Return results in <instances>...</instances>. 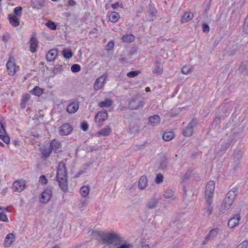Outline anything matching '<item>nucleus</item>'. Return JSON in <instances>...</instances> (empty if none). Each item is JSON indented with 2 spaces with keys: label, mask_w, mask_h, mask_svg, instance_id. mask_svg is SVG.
<instances>
[{
  "label": "nucleus",
  "mask_w": 248,
  "mask_h": 248,
  "mask_svg": "<svg viewBox=\"0 0 248 248\" xmlns=\"http://www.w3.org/2000/svg\"><path fill=\"white\" fill-rule=\"evenodd\" d=\"M147 178L146 176L143 175L140 177L139 181V188L140 189H145L147 186Z\"/></svg>",
  "instance_id": "obj_22"
},
{
  "label": "nucleus",
  "mask_w": 248,
  "mask_h": 248,
  "mask_svg": "<svg viewBox=\"0 0 248 248\" xmlns=\"http://www.w3.org/2000/svg\"><path fill=\"white\" fill-rule=\"evenodd\" d=\"M38 42L35 35H32L30 40V50L32 53L35 52L38 48Z\"/></svg>",
  "instance_id": "obj_10"
},
{
  "label": "nucleus",
  "mask_w": 248,
  "mask_h": 248,
  "mask_svg": "<svg viewBox=\"0 0 248 248\" xmlns=\"http://www.w3.org/2000/svg\"><path fill=\"white\" fill-rule=\"evenodd\" d=\"M14 13L17 16L20 17L22 16V8L20 6L16 7L14 9Z\"/></svg>",
  "instance_id": "obj_42"
},
{
  "label": "nucleus",
  "mask_w": 248,
  "mask_h": 248,
  "mask_svg": "<svg viewBox=\"0 0 248 248\" xmlns=\"http://www.w3.org/2000/svg\"><path fill=\"white\" fill-rule=\"evenodd\" d=\"M14 242V235L13 233L7 234L5 238L4 245L5 247H9Z\"/></svg>",
  "instance_id": "obj_21"
},
{
  "label": "nucleus",
  "mask_w": 248,
  "mask_h": 248,
  "mask_svg": "<svg viewBox=\"0 0 248 248\" xmlns=\"http://www.w3.org/2000/svg\"><path fill=\"white\" fill-rule=\"evenodd\" d=\"M10 24L14 27H17L19 25V21L16 16L9 15L8 17Z\"/></svg>",
  "instance_id": "obj_25"
},
{
  "label": "nucleus",
  "mask_w": 248,
  "mask_h": 248,
  "mask_svg": "<svg viewBox=\"0 0 248 248\" xmlns=\"http://www.w3.org/2000/svg\"><path fill=\"white\" fill-rule=\"evenodd\" d=\"M140 248H149V246L148 243L145 242H141L140 243Z\"/></svg>",
  "instance_id": "obj_57"
},
{
  "label": "nucleus",
  "mask_w": 248,
  "mask_h": 248,
  "mask_svg": "<svg viewBox=\"0 0 248 248\" xmlns=\"http://www.w3.org/2000/svg\"><path fill=\"white\" fill-rule=\"evenodd\" d=\"M218 229L217 228H214L211 230L208 236L206 237L205 240L203 241V244H206L210 240L213 239L218 234Z\"/></svg>",
  "instance_id": "obj_15"
},
{
  "label": "nucleus",
  "mask_w": 248,
  "mask_h": 248,
  "mask_svg": "<svg viewBox=\"0 0 248 248\" xmlns=\"http://www.w3.org/2000/svg\"><path fill=\"white\" fill-rule=\"evenodd\" d=\"M111 7L113 9H116L119 7H120L121 8H123V4L121 3L120 4L118 2H116L115 3H113L111 5Z\"/></svg>",
  "instance_id": "obj_54"
},
{
  "label": "nucleus",
  "mask_w": 248,
  "mask_h": 248,
  "mask_svg": "<svg viewBox=\"0 0 248 248\" xmlns=\"http://www.w3.org/2000/svg\"><path fill=\"white\" fill-rule=\"evenodd\" d=\"M81 129L85 131L88 129V124L87 123H82L81 125Z\"/></svg>",
  "instance_id": "obj_55"
},
{
  "label": "nucleus",
  "mask_w": 248,
  "mask_h": 248,
  "mask_svg": "<svg viewBox=\"0 0 248 248\" xmlns=\"http://www.w3.org/2000/svg\"><path fill=\"white\" fill-rule=\"evenodd\" d=\"M7 211H8L7 208H5L3 207H0V212L5 213V212H6Z\"/></svg>",
  "instance_id": "obj_61"
},
{
  "label": "nucleus",
  "mask_w": 248,
  "mask_h": 248,
  "mask_svg": "<svg viewBox=\"0 0 248 248\" xmlns=\"http://www.w3.org/2000/svg\"><path fill=\"white\" fill-rule=\"evenodd\" d=\"M140 73V71L136 70L130 71L127 74V76L129 78H134L137 76Z\"/></svg>",
  "instance_id": "obj_46"
},
{
  "label": "nucleus",
  "mask_w": 248,
  "mask_h": 248,
  "mask_svg": "<svg viewBox=\"0 0 248 248\" xmlns=\"http://www.w3.org/2000/svg\"><path fill=\"white\" fill-rule=\"evenodd\" d=\"M135 37L132 34H125L123 36L122 39L124 42H132L134 40Z\"/></svg>",
  "instance_id": "obj_32"
},
{
  "label": "nucleus",
  "mask_w": 248,
  "mask_h": 248,
  "mask_svg": "<svg viewBox=\"0 0 248 248\" xmlns=\"http://www.w3.org/2000/svg\"><path fill=\"white\" fill-rule=\"evenodd\" d=\"M144 104L143 98L140 96H136L131 98L129 107L131 109H138L142 108Z\"/></svg>",
  "instance_id": "obj_3"
},
{
  "label": "nucleus",
  "mask_w": 248,
  "mask_h": 248,
  "mask_svg": "<svg viewBox=\"0 0 248 248\" xmlns=\"http://www.w3.org/2000/svg\"><path fill=\"white\" fill-rule=\"evenodd\" d=\"M76 2L74 0H69V4L71 6H74L76 5Z\"/></svg>",
  "instance_id": "obj_64"
},
{
  "label": "nucleus",
  "mask_w": 248,
  "mask_h": 248,
  "mask_svg": "<svg viewBox=\"0 0 248 248\" xmlns=\"http://www.w3.org/2000/svg\"><path fill=\"white\" fill-rule=\"evenodd\" d=\"M237 194V189L236 188L233 187L228 192L225 198L233 202Z\"/></svg>",
  "instance_id": "obj_20"
},
{
  "label": "nucleus",
  "mask_w": 248,
  "mask_h": 248,
  "mask_svg": "<svg viewBox=\"0 0 248 248\" xmlns=\"http://www.w3.org/2000/svg\"><path fill=\"white\" fill-rule=\"evenodd\" d=\"M25 181L21 180H17L13 184V188L14 191L17 192L22 191L25 188Z\"/></svg>",
  "instance_id": "obj_8"
},
{
  "label": "nucleus",
  "mask_w": 248,
  "mask_h": 248,
  "mask_svg": "<svg viewBox=\"0 0 248 248\" xmlns=\"http://www.w3.org/2000/svg\"><path fill=\"white\" fill-rule=\"evenodd\" d=\"M163 176L161 173H158L156 176L155 182L157 184H160L163 181Z\"/></svg>",
  "instance_id": "obj_47"
},
{
  "label": "nucleus",
  "mask_w": 248,
  "mask_h": 248,
  "mask_svg": "<svg viewBox=\"0 0 248 248\" xmlns=\"http://www.w3.org/2000/svg\"><path fill=\"white\" fill-rule=\"evenodd\" d=\"M193 17V15L190 13H186L182 16L181 21L182 23H185L190 21Z\"/></svg>",
  "instance_id": "obj_28"
},
{
  "label": "nucleus",
  "mask_w": 248,
  "mask_h": 248,
  "mask_svg": "<svg viewBox=\"0 0 248 248\" xmlns=\"http://www.w3.org/2000/svg\"><path fill=\"white\" fill-rule=\"evenodd\" d=\"M39 182L43 184H46L47 182V180L45 175H41L39 178Z\"/></svg>",
  "instance_id": "obj_52"
},
{
  "label": "nucleus",
  "mask_w": 248,
  "mask_h": 248,
  "mask_svg": "<svg viewBox=\"0 0 248 248\" xmlns=\"http://www.w3.org/2000/svg\"><path fill=\"white\" fill-rule=\"evenodd\" d=\"M111 132V128L109 126H107L102 130L98 132V134L103 136H107L110 134Z\"/></svg>",
  "instance_id": "obj_29"
},
{
  "label": "nucleus",
  "mask_w": 248,
  "mask_h": 248,
  "mask_svg": "<svg viewBox=\"0 0 248 248\" xmlns=\"http://www.w3.org/2000/svg\"><path fill=\"white\" fill-rule=\"evenodd\" d=\"M223 202L226 203L228 204V205H232V204L233 202H232V201H230V200L229 199H228L227 198H225Z\"/></svg>",
  "instance_id": "obj_60"
},
{
  "label": "nucleus",
  "mask_w": 248,
  "mask_h": 248,
  "mask_svg": "<svg viewBox=\"0 0 248 248\" xmlns=\"http://www.w3.org/2000/svg\"><path fill=\"white\" fill-rule=\"evenodd\" d=\"M159 200L155 198L150 199L146 203V207L149 209L156 208L158 204Z\"/></svg>",
  "instance_id": "obj_17"
},
{
  "label": "nucleus",
  "mask_w": 248,
  "mask_h": 248,
  "mask_svg": "<svg viewBox=\"0 0 248 248\" xmlns=\"http://www.w3.org/2000/svg\"><path fill=\"white\" fill-rule=\"evenodd\" d=\"M241 218L239 214H235L228 221V226L230 228H233L239 224V221Z\"/></svg>",
  "instance_id": "obj_11"
},
{
  "label": "nucleus",
  "mask_w": 248,
  "mask_h": 248,
  "mask_svg": "<svg viewBox=\"0 0 248 248\" xmlns=\"http://www.w3.org/2000/svg\"><path fill=\"white\" fill-rule=\"evenodd\" d=\"M242 156V152L240 150H235L234 152V158L237 160H239Z\"/></svg>",
  "instance_id": "obj_43"
},
{
  "label": "nucleus",
  "mask_w": 248,
  "mask_h": 248,
  "mask_svg": "<svg viewBox=\"0 0 248 248\" xmlns=\"http://www.w3.org/2000/svg\"><path fill=\"white\" fill-rule=\"evenodd\" d=\"M71 70L73 73H77L80 70V66L78 64H74L71 67Z\"/></svg>",
  "instance_id": "obj_45"
},
{
  "label": "nucleus",
  "mask_w": 248,
  "mask_h": 248,
  "mask_svg": "<svg viewBox=\"0 0 248 248\" xmlns=\"http://www.w3.org/2000/svg\"><path fill=\"white\" fill-rule=\"evenodd\" d=\"M129 129L132 133L138 132L140 131V127L137 124H130Z\"/></svg>",
  "instance_id": "obj_38"
},
{
  "label": "nucleus",
  "mask_w": 248,
  "mask_h": 248,
  "mask_svg": "<svg viewBox=\"0 0 248 248\" xmlns=\"http://www.w3.org/2000/svg\"><path fill=\"white\" fill-rule=\"evenodd\" d=\"M215 183L214 181H210L207 184L205 191V198L206 202L210 203L214 192Z\"/></svg>",
  "instance_id": "obj_4"
},
{
  "label": "nucleus",
  "mask_w": 248,
  "mask_h": 248,
  "mask_svg": "<svg viewBox=\"0 0 248 248\" xmlns=\"http://www.w3.org/2000/svg\"><path fill=\"white\" fill-rule=\"evenodd\" d=\"M46 25L49 29L55 30L56 29V25L55 23L51 21H48L46 23Z\"/></svg>",
  "instance_id": "obj_44"
},
{
  "label": "nucleus",
  "mask_w": 248,
  "mask_h": 248,
  "mask_svg": "<svg viewBox=\"0 0 248 248\" xmlns=\"http://www.w3.org/2000/svg\"><path fill=\"white\" fill-rule=\"evenodd\" d=\"M130 244H124L121 245L120 246L117 247L116 248H130Z\"/></svg>",
  "instance_id": "obj_58"
},
{
  "label": "nucleus",
  "mask_w": 248,
  "mask_h": 248,
  "mask_svg": "<svg viewBox=\"0 0 248 248\" xmlns=\"http://www.w3.org/2000/svg\"><path fill=\"white\" fill-rule=\"evenodd\" d=\"M98 236L104 244L109 246L119 245L123 242L120 235L114 232L111 233L100 232L98 234Z\"/></svg>",
  "instance_id": "obj_1"
},
{
  "label": "nucleus",
  "mask_w": 248,
  "mask_h": 248,
  "mask_svg": "<svg viewBox=\"0 0 248 248\" xmlns=\"http://www.w3.org/2000/svg\"><path fill=\"white\" fill-rule=\"evenodd\" d=\"M162 72V66L159 61L155 62V66L153 69V73L154 74H161Z\"/></svg>",
  "instance_id": "obj_24"
},
{
  "label": "nucleus",
  "mask_w": 248,
  "mask_h": 248,
  "mask_svg": "<svg viewBox=\"0 0 248 248\" xmlns=\"http://www.w3.org/2000/svg\"><path fill=\"white\" fill-rule=\"evenodd\" d=\"M30 95L29 94H25L22 96L21 102L20 103L22 108H25L27 102L29 100Z\"/></svg>",
  "instance_id": "obj_37"
},
{
  "label": "nucleus",
  "mask_w": 248,
  "mask_h": 248,
  "mask_svg": "<svg viewBox=\"0 0 248 248\" xmlns=\"http://www.w3.org/2000/svg\"><path fill=\"white\" fill-rule=\"evenodd\" d=\"M114 46V43L113 42H109L106 46L108 50H111Z\"/></svg>",
  "instance_id": "obj_56"
},
{
  "label": "nucleus",
  "mask_w": 248,
  "mask_h": 248,
  "mask_svg": "<svg viewBox=\"0 0 248 248\" xmlns=\"http://www.w3.org/2000/svg\"><path fill=\"white\" fill-rule=\"evenodd\" d=\"M0 220L4 222H8V219L5 213L0 212Z\"/></svg>",
  "instance_id": "obj_48"
},
{
  "label": "nucleus",
  "mask_w": 248,
  "mask_h": 248,
  "mask_svg": "<svg viewBox=\"0 0 248 248\" xmlns=\"http://www.w3.org/2000/svg\"><path fill=\"white\" fill-rule=\"evenodd\" d=\"M6 67L8 74L11 76L15 75L16 71L18 70V66H16L14 60L12 59H9L7 62Z\"/></svg>",
  "instance_id": "obj_6"
},
{
  "label": "nucleus",
  "mask_w": 248,
  "mask_h": 248,
  "mask_svg": "<svg viewBox=\"0 0 248 248\" xmlns=\"http://www.w3.org/2000/svg\"><path fill=\"white\" fill-rule=\"evenodd\" d=\"M195 125V123L194 121H191L189 123L188 125L183 130V134L185 137H189L193 133V129Z\"/></svg>",
  "instance_id": "obj_12"
},
{
  "label": "nucleus",
  "mask_w": 248,
  "mask_h": 248,
  "mask_svg": "<svg viewBox=\"0 0 248 248\" xmlns=\"http://www.w3.org/2000/svg\"><path fill=\"white\" fill-rule=\"evenodd\" d=\"M108 117V113L107 111H99L95 115L94 120L96 122L99 123L104 121L107 119Z\"/></svg>",
  "instance_id": "obj_16"
},
{
  "label": "nucleus",
  "mask_w": 248,
  "mask_h": 248,
  "mask_svg": "<svg viewBox=\"0 0 248 248\" xmlns=\"http://www.w3.org/2000/svg\"><path fill=\"white\" fill-rule=\"evenodd\" d=\"M207 203V206L205 207V211L204 212V215H207L208 216L211 214L212 213V200H211V202L209 203L208 202H206Z\"/></svg>",
  "instance_id": "obj_34"
},
{
  "label": "nucleus",
  "mask_w": 248,
  "mask_h": 248,
  "mask_svg": "<svg viewBox=\"0 0 248 248\" xmlns=\"http://www.w3.org/2000/svg\"><path fill=\"white\" fill-rule=\"evenodd\" d=\"M229 146V144L228 142H223L221 145V147L220 148L221 151H224L226 150V149L228 148Z\"/></svg>",
  "instance_id": "obj_50"
},
{
  "label": "nucleus",
  "mask_w": 248,
  "mask_h": 248,
  "mask_svg": "<svg viewBox=\"0 0 248 248\" xmlns=\"http://www.w3.org/2000/svg\"><path fill=\"white\" fill-rule=\"evenodd\" d=\"M62 55L65 58L70 59L73 56L72 51L69 49H64L62 50Z\"/></svg>",
  "instance_id": "obj_39"
},
{
  "label": "nucleus",
  "mask_w": 248,
  "mask_h": 248,
  "mask_svg": "<svg viewBox=\"0 0 248 248\" xmlns=\"http://www.w3.org/2000/svg\"><path fill=\"white\" fill-rule=\"evenodd\" d=\"M56 178L61 189L63 192L67 191L68 189L67 172L64 163L61 162L59 164L57 168Z\"/></svg>",
  "instance_id": "obj_2"
},
{
  "label": "nucleus",
  "mask_w": 248,
  "mask_h": 248,
  "mask_svg": "<svg viewBox=\"0 0 248 248\" xmlns=\"http://www.w3.org/2000/svg\"><path fill=\"white\" fill-rule=\"evenodd\" d=\"M173 137L174 134L171 131L165 132L162 136L163 139L165 141H170L171 140Z\"/></svg>",
  "instance_id": "obj_30"
},
{
  "label": "nucleus",
  "mask_w": 248,
  "mask_h": 248,
  "mask_svg": "<svg viewBox=\"0 0 248 248\" xmlns=\"http://www.w3.org/2000/svg\"><path fill=\"white\" fill-rule=\"evenodd\" d=\"M120 18V16L119 14L115 12H111L108 17V20L109 21L115 23L118 21Z\"/></svg>",
  "instance_id": "obj_27"
},
{
  "label": "nucleus",
  "mask_w": 248,
  "mask_h": 248,
  "mask_svg": "<svg viewBox=\"0 0 248 248\" xmlns=\"http://www.w3.org/2000/svg\"><path fill=\"white\" fill-rule=\"evenodd\" d=\"M79 108L78 103L72 102L68 105L66 110L69 114H74L76 113Z\"/></svg>",
  "instance_id": "obj_13"
},
{
  "label": "nucleus",
  "mask_w": 248,
  "mask_h": 248,
  "mask_svg": "<svg viewBox=\"0 0 248 248\" xmlns=\"http://www.w3.org/2000/svg\"><path fill=\"white\" fill-rule=\"evenodd\" d=\"M231 206V205H228L227 203H226L223 202V203L221 204V207H220V209L219 210V212L221 214L224 213L226 212V211L227 210H228L230 207Z\"/></svg>",
  "instance_id": "obj_41"
},
{
  "label": "nucleus",
  "mask_w": 248,
  "mask_h": 248,
  "mask_svg": "<svg viewBox=\"0 0 248 248\" xmlns=\"http://www.w3.org/2000/svg\"><path fill=\"white\" fill-rule=\"evenodd\" d=\"M202 30L204 32H208L209 31V26L205 23L203 24Z\"/></svg>",
  "instance_id": "obj_53"
},
{
  "label": "nucleus",
  "mask_w": 248,
  "mask_h": 248,
  "mask_svg": "<svg viewBox=\"0 0 248 248\" xmlns=\"http://www.w3.org/2000/svg\"><path fill=\"white\" fill-rule=\"evenodd\" d=\"M31 93L36 96H39L42 94L43 91L42 89L38 86H36L32 90H31Z\"/></svg>",
  "instance_id": "obj_33"
},
{
  "label": "nucleus",
  "mask_w": 248,
  "mask_h": 248,
  "mask_svg": "<svg viewBox=\"0 0 248 248\" xmlns=\"http://www.w3.org/2000/svg\"><path fill=\"white\" fill-rule=\"evenodd\" d=\"M0 138L6 144L10 142V138L8 136L0 135Z\"/></svg>",
  "instance_id": "obj_49"
},
{
  "label": "nucleus",
  "mask_w": 248,
  "mask_h": 248,
  "mask_svg": "<svg viewBox=\"0 0 248 248\" xmlns=\"http://www.w3.org/2000/svg\"><path fill=\"white\" fill-rule=\"evenodd\" d=\"M112 104V101L110 99H106L99 102L98 106L100 108L109 107Z\"/></svg>",
  "instance_id": "obj_26"
},
{
  "label": "nucleus",
  "mask_w": 248,
  "mask_h": 248,
  "mask_svg": "<svg viewBox=\"0 0 248 248\" xmlns=\"http://www.w3.org/2000/svg\"><path fill=\"white\" fill-rule=\"evenodd\" d=\"M244 26L246 27H248V15L247 17L246 18L244 21Z\"/></svg>",
  "instance_id": "obj_63"
},
{
  "label": "nucleus",
  "mask_w": 248,
  "mask_h": 248,
  "mask_svg": "<svg viewBox=\"0 0 248 248\" xmlns=\"http://www.w3.org/2000/svg\"><path fill=\"white\" fill-rule=\"evenodd\" d=\"M181 72L184 74H188L192 72V67L189 65H185L182 67Z\"/></svg>",
  "instance_id": "obj_40"
},
{
  "label": "nucleus",
  "mask_w": 248,
  "mask_h": 248,
  "mask_svg": "<svg viewBox=\"0 0 248 248\" xmlns=\"http://www.w3.org/2000/svg\"><path fill=\"white\" fill-rule=\"evenodd\" d=\"M73 128L69 124L65 123L63 124L60 128V134L61 135H67L72 131Z\"/></svg>",
  "instance_id": "obj_9"
},
{
  "label": "nucleus",
  "mask_w": 248,
  "mask_h": 248,
  "mask_svg": "<svg viewBox=\"0 0 248 248\" xmlns=\"http://www.w3.org/2000/svg\"><path fill=\"white\" fill-rule=\"evenodd\" d=\"M52 195L51 188H46L41 194L40 202L43 204L46 203L51 199Z\"/></svg>",
  "instance_id": "obj_5"
},
{
  "label": "nucleus",
  "mask_w": 248,
  "mask_h": 248,
  "mask_svg": "<svg viewBox=\"0 0 248 248\" xmlns=\"http://www.w3.org/2000/svg\"><path fill=\"white\" fill-rule=\"evenodd\" d=\"M173 195L174 191L171 189H168L164 192V193L163 195L164 198L167 199L172 198L173 196Z\"/></svg>",
  "instance_id": "obj_36"
},
{
  "label": "nucleus",
  "mask_w": 248,
  "mask_h": 248,
  "mask_svg": "<svg viewBox=\"0 0 248 248\" xmlns=\"http://www.w3.org/2000/svg\"><path fill=\"white\" fill-rule=\"evenodd\" d=\"M148 120L149 124L152 126L157 125L160 122V118L159 116L157 115L149 117Z\"/></svg>",
  "instance_id": "obj_19"
},
{
  "label": "nucleus",
  "mask_w": 248,
  "mask_h": 248,
  "mask_svg": "<svg viewBox=\"0 0 248 248\" xmlns=\"http://www.w3.org/2000/svg\"><path fill=\"white\" fill-rule=\"evenodd\" d=\"M51 152V149L50 148L49 146H43L41 148L42 157L44 159H46L50 156Z\"/></svg>",
  "instance_id": "obj_18"
},
{
  "label": "nucleus",
  "mask_w": 248,
  "mask_h": 248,
  "mask_svg": "<svg viewBox=\"0 0 248 248\" xmlns=\"http://www.w3.org/2000/svg\"><path fill=\"white\" fill-rule=\"evenodd\" d=\"M9 38L10 35L8 34H5L2 36V40L5 42H7Z\"/></svg>",
  "instance_id": "obj_59"
},
{
  "label": "nucleus",
  "mask_w": 248,
  "mask_h": 248,
  "mask_svg": "<svg viewBox=\"0 0 248 248\" xmlns=\"http://www.w3.org/2000/svg\"><path fill=\"white\" fill-rule=\"evenodd\" d=\"M90 188L88 186H83L81 187L80 192L81 196L83 197H86L89 192Z\"/></svg>",
  "instance_id": "obj_35"
},
{
  "label": "nucleus",
  "mask_w": 248,
  "mask_h": 248,
  "mask_svg": "<svg viewBox=\"0 0 248 248\" xmlns=\"http://www.w3.org/2000/svg\"><path fill=\"white\" fill-rule=\"evenodd\" d=\"M3 132H5L3 125L2 123H0V133H2Z\"/></svg>",
  "instance_id": "obj_62"
},
{
  "label": "nucleus",
  "mask_w": 248,
  "mask_h": 248,
  "mask_svg": "<svg viewBox=\"0 0 248 248\" xmlns=\"http://www.w3.org/2000/svg\"><path fill=\"white\" fill-rule=\"evenodd\" d=\"M58 50L56 49H52L50 50L46 54V60L49 62L54 61L58 55Z\"/></svg>",
  "instance_id": "obj_14"
},
{
  "label": "nucleus",
  "mask_w": 248,
  "mask_h": 248,
  "mask_svg": "<svg viewBox=\"0 0 248 248\" xmlns=\"http://www.w3.org/2000/svg\"><path fill=\"white\" fill-rule=\"evenodd\" d=\"M248 244V242L247 241H244L237 246V248H246Z\"/></svg>",
  "instance_id": "obj_51"
},
{
  "label": "nucleus",
  "mask_w": 248,
  "mask_h": 248,
  "mask_svg": "<svg viewBox=\"0 0 248 248\" xmlns=\"http://www.w3.org/2000/svg\"><path fill=\"white\" fill-rule=\"evenodd\" d=\"M32 6L35 9H40L44 6V3L41 0H34V1L32 2Z\"/></svg>",
  "instance_id": "obj_31"
},
{
  "label": "nucleus",
  "mask_w": 248,
  "mask_h": 248,
  "mask_svg": "<svg viewBox=\"0 0 248 248\" xmlns=\"http://www.w3.org/2000/svg\"><path fill=\"white\" fill-rule=\"evenodd\" d=\"M49 146L50 148H51L52 151H53L56 153L58 151L59 149H60L61 147V144L58 141L53 140L51 142Z\"/></svg>",
  "instance_id": "obj_23"
},
{
  "label": "nucleus",
  "mask_w": 248,
  "mask_h": 248,
  "mask_svg": "<svg viewBox=\"0 0 248 248\" xmlns=\"http://www.w3.org/2000/svg\"><path fill=\"white\" fill-rule=\"evenodd\" d=\"M107 75L104 74L96 80L93 85V89L94 90L98 91L104 86L105 81L107 78Z\"/></svg>",
  "instance_id": "obj_7"
}]
</instances>
